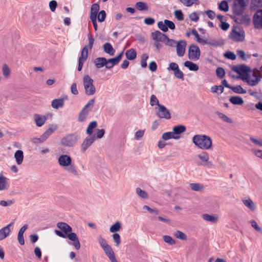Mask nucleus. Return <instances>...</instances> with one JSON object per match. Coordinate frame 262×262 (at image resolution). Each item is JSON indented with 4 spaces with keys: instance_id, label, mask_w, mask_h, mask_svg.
<instances>
[{
    "instance_id": "nucleus-58",
    "label": "nucleus",
    "mask_w": 262,
    "mask_h": 262,
    "mask_svg": "<svg viewBox=\"0 0 262 262\" xmlns=\"http://www.w3.org/2000/svg\"><path fill=\"white\" fill-rule=\"evenodd\" d=\"M164 241L170 245H173L176 244L175 241L170 236L165 235L163 236Z\"/></svg>"
},
{
    "instance_id": "nucleus-14",
    "label": "nucleus",
    "mask_w": 262,
    "mask_h": 262,
    "mask_svg": "<svg viewBox=\"0 0 262 262\" xmlns=\"http://www.w3.org/2000/svg\"><path fill=\"white\" fill-rule=\"evenodd\" d=\"M123 55V51L121 52L116 57L110 58L108 60L106 59L105 67L106 69H110L114 66L118 64L121 60Z\"/></svg>"
},
{
    "instance_id": "nucleus-11",
    "label": "nucleus",
    "mask_w": 262,
    "mask_h": 262,
    "mask_svg": "<svg viewBox=\"0 0 262 262\" xmlns=\"http://www.w3.org/2000/svg\"><path fill=\"white\" fill-rule=\"evenodd\" d=\"M157 115L161 119H169L171 114L169 111L163 105H159L156 110Z\"/></svg>"
},
{
    "instance_id": "nucleus-5",
    "label": "nucleus",
    "mask_w": 262,
    "mask_h": 262,
    "mask_svg": "<svg viewBox=\"0 0 262 262\" xmlns=\"http://www.w3.org/2000/svg\"><path fill=\"white\" fill-rule=\"evenodd\" d=\"M95 103L94 99H91L86 103V104L82 108L80 112L77 120L79 122H83L87 118L89 114L93 108Z\"/></svg>"
},
{
    "instance_id": "nucleus-62",
    "label": "nucleus",
    "mask_w": 262,
    "mask_h": 262,
    "mask_svg": "<svg viewBox=\"0 0 262 262\" xmlns=\"http://www.w3.org/2000/svg\"><path fill=\"white\" fill-rule=\"evenodd\" d=\"M189 17L191 21L196 22L199 20V14L194 12L189 14Z\"/></svg>"
},
{
    "instance_id": "nucleus-3",
    "label": "nucleus",
    "mask_w": 262,
    "mask_h": 262,
    "mask_svg": "<svg viewBox=\"0 0 262 262\" xmlns=\"http://www.w3.org/2000/svg\"><path fill=\"white\" fill-rule=\"evenodd\" d=\"M261 79V75L257 70H251L244 77L243 81L246 82L250 86H256L258 84Z\"/></svg>"
},
{
    "instance_id": "nucleus-6",
    "label": "nucleus",
    "mask_w": 262,
    "mask_h": 262,
    "mask_svg": "<svg viewBox=\"0 0 262 262\" xmlns=\"http://www.w3.org/2000/svg\"><path fill=\"white\" fill-rule=\"evenodd\" d=\"M196 164L199 166H206L208 168L213 167V164L209 160V155L206 151H202L196 156Z\"/></svg>"
},
{
    "instance_id": "nucleus-50",
    "label": "nucleus",
    "mask_w": 262,
    "mask_h": 262,
    "mask_svg": "<svg viewBox=\"0 0 262 262\" xmlns=\"http://www.w3.org/2000/svg\"><path fill=\"white\" fill-rule=\"evenodd\" d=\"M137 9L140 11H144L148 10L147 5L144 2H137L136 4Z\"/></svg>"
},
{
    "instance_id": "nucleus-42",
    "label": "nucleus",
    "mask_w": 262,
    "mask_h": 262,
    "mask_svg": "<svg viewBox=\"0 0 262 262\" xmlns=\"http://www.w3.org/2000/svg\"><path fill=\"white\" fill-rule=\"evenodd\" d=\"M97 126V123L96 121H94L91 122L88 125L86 130V133L89 135H92L93 134V129L96 128Z\"/></svg>"
},
{
    "instance_id": "nucleus-64",
    "label": "nucleus",
    "mask_w": 262,
    "mask_h": 262,
    "mask_svg": "<svg viewBox=\"0 0 262 262\" xmlns=\"http://www.w3.org/2000/svg\"><path fill=\"white\" fill-rule=\"evenodd\" d=\"M262 6V0H251V7L258 8Z\"/></svg>"
},
{
    "instance_id": "nucleus-7",
    "label": "nucleus",
    "mask_w": 262,
    "mask_h": 262,
    "mask_svg": "<svg viewBox=\"0 0 262 262\" xmlns=\"http://www.w3.org/2000/svg\"><path fill=\"white\" fill-rule=\"evenodd\" d=\"M247 3L245 0H235L233 6V12L236 16H241L244 13Z\"/></svg>"
},
{
    "instance_id": "nucleus-23",
    "label": "nucleus",
    "mask_w": 262,
    "mask_h": 262,
    "mask_svg": "<svg viewBox=\"0 0 262 262\" xmlns=\"http://www.w3.org/2000/svg\"><path fill=\"white\" fill-rule=\"evenodd\" d=\"M8 179L0 173V191L7 190L9 187Z\"/></svg>"
},
{
    "instance_id": "nucleus-33",
    "label": "nucleus",
    "mask_w": 262,
    "mask_h": 262,
    "mask_svg": "<svg viewBox=\"0 0 262 262\" xmlns=\"http://www.w3.org/2000/svg\"><path fill=\"white\" fill-rule=\"evenodd\" d=\"M106 255L108 256L110 260L115 257L114 252L111 246L109 245L102 248Z\"/></svg>"
},
{
    "instance_id": "nucleus-38",
    "label": "nucleus",
    "mask_w": 262,
    "mask_h": 262,
    "mask_svg": "<svg viewBox=\"0 0 262 262\" xmlns=\"http://www.w3.org/2000/svg\"><path fill=\"white\" fill-rule=\"evenodd\" d=\"M136 193L139 198L142 199L146 200L148 198V194L147 192L141 189L139 187H138L136 189Z\"/></svg>"
},
{
    "instance_id": "nucleus-13",
    "label": "nucleus",
    "mask_w": 262,
    "mask_h": 262,
    "mask_svg": "<svg viewBox=\"0 0 262 262\" xmlns=\"http://www.w3.org/2000/svg\"><path fill=\"white\" fill-rule=\"evenodd\" d=\"M168 71H172L174 76L178 79H183L184 74L180 70L178 64L175 62H171L169 64V67L167 68Z\"/></svg>"
},
{
    "instance_id": "nucleus-26",
    "label": "nucleus",
    "mask_w": 262,
    "mask_h": 262,
    "mask_svg": "<svg viewBox=\"0 0 262 262\" xmlns=\"http://www.w3.org/2000/svg\"><path fill=\"white\" fill-rule=\"evenodd\" d=\"M57 129L56 125H52L41 135L42 139L44 141L48 138V137Z\"/></svg>"
},
{
    "instance_id": "nucleus-31",
    "label": "nucleus",
    "mask_w": 262,
    "mask_h": 262,
    "mask_svg": "<svg viewBox=\"0 0 262 262\" xmlns=\"http://www.w3.org/2000/svg\"><path fill=\"white\" fill-rule=\"evenodd\" d=\"M64 104L63 99H55L52 100L51 106L53 108L58 109L62 107Z\"/></svg>"
},
{
    "instance_id": "nucleus-43",
    "label": "nucleus",
    "mask_w": 262,
    "mask_h": 262,
    "mask_svg": "<svg viewBox=\"0 0 262 262\" xmlns=\"http://www.w3.org/2000/svg\"><path fill=\"white\" fill-rule=\"evenodd\" d=\"M190 187L192 190L196 191H201L204 189V186L199 183H191Z\"/></svg>"
},
{
    "instance_id": "nucleus-39",
    "label": "nucleus",
    "mask_w": 262,
    "mask_h": 262,
    "mask_svg": "<svg viewBox=\"0 0 262 262\" xmlns=\"http://www.w3.org/2000/svg\"><path fill=\"white\" fill-rule=\"evenodd\" d=\"M184 65L191 71H196L199 70V67L191 61H186L184 63Z\"/></svg>"
},
{
    "instance_id": "nucleus-32",
    "label": "nucleus",
    "mask_w": 262,
    "mask_h": 262,
    "mask_svg": "<svg viewBox=\"0 0 262 262\" xmlns=\"http://www.w3.org/2000/svg\"><path fill=\"white\" fill-rule=\"evenodd\" d=\"M186 130V127L182 125L175 126L172 128V133L174 136H179V135L184 133Z\"/></svg>"
},
{
    "instance_id": "nucleus-49",
    "label": "nucleus",
    "mask_w": 262,
    "mask_h": 262,
    "mask_svg": "<svg viewBox=\"0 0 262 262\" xmlns=\"http://www.w3.org/2000/svg\"><path fill=\"white\" fill-rule=\"evenodd\" d=\"M219 9L221 11L227 12L229 10V6L227 1H223L219 5Z\"/></svg>"
},
{
    "instance_id": "nucleus-47",
    "label": "nucleus",
    "mask_w": 262,
    "mask_h": 262,
    "mask_svg": "<svg viewBox=\"0 0 262 262\" xmlns=\"http://www.w3.org/2000/svg\"><path fill=\"white\" fill-rule=\"evenodd\" d=\"M121 227V223L119 221H117L111 226L110 228V231L111 232L115 233L116 232L120 230Z\"/></svg>"
},
{
    "instance_id": "nucleus-29",
    "label": "nucleus",
    "mask_w": 262,
    "mask_h": 262,
    "mask_svg": "<svg viewBox=\"0 0 262 262\" xmlns=\"http://www.w3.org/2000/svg\"><path fill=\"white\" fill-rule=\"evenodd\" d=\"M14 158L18 165L22 164L24 160V153L21 150H17L14 153Z\"/></svg>"
},
{
    "instance_id": "nucleus-30",
    "label": "nucleus",
    "mask_w": 262,
    "mask_h": 262,
    "mask_svg": "<svg viewBox=\"0 0 262 262\" xmlns=\"http://www.w3.org/2000/svg\"><path fill=\"white\" fill-rule=\"evenodd\" d=\"M104 51L109 55L113 56L115 54V50L113 48L112 45L109 42H106L103 45Z\"/></svg>"
},
{
    "instance_id": "nucleus-8",
    "label": "nucleus",
    "mask_w": 262,
    "mask_h": 262,
    "mask_svg": "<svg viewBox=\"0 0 262 262\" xmlns=\"http://www.w3.org/2000/svg\"><path fill=\"white\" fill-rule=\"evenodd\" d=\"M230 38L234 41H242L245 38V32L239 28H234L230 33Z\"/></svg>"
},
{
    "instance_id": "nucleus-21",
    "label": "nucleus",
    "mask_w": 262,
    "mask_h": 262,
    "mask_svg": "<svg viewBox=\"0 0 262 262\" xmlns=\"http://www.w3.org/2000/svg\"><path fill=\"white\" fill-rule=\"evenodd\" d=\"M88 37L89 40V45H86L83 47L81 53H83V52L84 54L88 56V51L89 49L91 50L93 48L94 43V39L90 33L88 34Z\"/></svg>"
},
{
    "instance_id": "nucleus-1",
    "label": "nucleus",
    "mask_w": 262,
    "mask_h": 262,
    "mask_svg": "<svg viewBox=\"0 0 262 262\" xmlns=\"http://www.w3.org/2000/svg\"><path fill=\"white\" fill-rule=\"evenodd\" d=\"M192 141L195 146L202 150H209L212 147L211 138L205 135H195L193 137Z\"/></svg>"
},
{
    "instance_id": "nucleus-40",
    "label": "nucleus",
    "mask_w": 262,
    "mask_h": 262,
    "mask_svg": "<svg viewBox=\"0 0 262 262\" xmlns=\"http://www.w3.org/2000/svg\"><path fill=\"white\" fill-rule=\"evenodd\" d=\"M88 55L84 54L83 52L81 53L80 57L78 60V71H80L82 68L83 62L87 59Z\"/></svg>"
},
{
    "instance_id": "nucleus-52",
    "label": "nucleus",
    "mask_w": 262,
    "mask_h": 262,
    "mask_svg": "<svg viewBox=\"0 0 262 262\" xmlns=\"http://www.w3.org/2000/svg\"><path fill=\"white\" fill-rule=\"evenodd\" d=\"M149 56L147 54L144 53L141 55V66L142 68H146L147 62L146 61L148 59Z\"/></svg>"
},
{
    "instance_id": "nucleus-35",
    "label": "nucleus",
    "mask_w": 262,
    "mask_h": 262,
    "mask_svg": "<svg viewBox=\"0 0 262 262\" xmlns=\"http://www.w3.org/2000/svg\"><path fill=\"white\" fill-rule=\"evenodd\" d=\"M94 63L96 67L98 69L102 68L106 64V58L104 57H98L95 59Z\"/></svg>"
},
{
    "instance_id": "nucleus-51",
    "label": "nucleus",
    "mask_w": 262,
    "mask_h": 262,
    "mask_svg": "<svg viewBox=\"0 0 262 262\" xmlns=\"http://www.w3.org/2000/svg\"><path fill=\"white\" fill-rule=\"evenodd\" d=\"M174 15L179 21H182L184 20V15L181 10H175L174 11Z\"/></svg>"
},
{
    "instance_id": "nucleus-44",
    "label": "nucleus",
    "mask_w": 262,
    "mask_h": 262,
    "mask_svg": "<svg viewBox=\"0 0 262 262\" xmlns=\"http://www.w3.org/2000/svg\"><path fill=\"white\" fill-rule=\"evenodd\" d=\"M215 114L217 115L220 118H221L223 121L226 122L227 123H232V120L227 116L226 115L219 112H215Z\"/></svg>"
},
{
    "instance_id": "nucleus-4",
    "label": "nucleus",
    "mask_w": 262,
    "mask_h": 262,
    "mask_svg": "<svg viewBox=\"0 0 262 262\" xmlns=\"http://www.w3.org/2000/svg\"><path fill=\"white\" fill-rule=\"evenodd\" d=\"M94 81L88 75H85L83 78V84L85 93L88 96L95 94L96 88L93 84Z\"/></svg>"
},
{
    "instance_id": "nucleus-12",
    "label": "nucleus",
    "mask_w": 262,
    "mask_h": 262,
    "mask_svg": "<svg viewBox=\"0 0 262 262\" xmlns=\"http://www.w3.org/2000/svg\"><path fill=\"white\" fill-rule=\"evenodd\" d=\"M77 142V136L74 134H69L63 137L61 141V144L65 146H73Z\"/></svg>"
},
{
    "instance_id": "nucleus-34",
    "label": "nucleus",
    "mask_w": 262,
    "mask_h": 262,
    "mask_svg": "<svg viewBox=\"0 0 262 262\" xmlns=\"http://www.w3.org/2000/svg\"><path fill=\"white\" fill-rule=\"evenodd\" d=\"M126 58L129 60H133L136 59L137 57V52L134 49L127 50L125 52Z\"/></svg>"
},
{
    "instance_id": "nucleus-9",
    "label": "nucleus",
    "mask_w": 262,
    "mask_h": 262,
    "mask_svg": "<svg viewBox=\"0 0 262 262\" xmlns=\"http://www.w3.org/2000/svg\"><path fill=\"white\" fill-rule=\"evenodd\" d=\"M232 70L239 75L240 78L243 81L244 79V77H246L248 74L251 71L250 67L245 64L233 67Z\"/></svg>"
},
{
    "instance_id": "nucleus-15",
    "label": "nucleus",
    "mask_w": 262,
    "mask_h": 262,
    "mask_svg": "<svg viewBox=\"0 0 262 262\" xmlns=\"http://www.w3.org/2000/svg\"><path fill=\"white\" fill-rule=\"evenodd\" d=\"M187 42L184 40H181L177 42L176 47L177 55L182 57L185 53Z\"/></svg>"
},
{
    "instance_id": "nucleus-2",
    "label": "nucleus",
    "mask_w": 262,
    "mask_h": 262,
    "mask_svg": "<svg viewBox=\"0 0 262 262\" xmlns=\"http://www.w3.org/2000/svg\"><path fill=\"white\" fill-rule=\"evenodd\" d=\"M72 162V158L67 155H62L58 158V163L61 167L64 168L69 173L77 176L78 174L77 171L75 167L71 165Z\"/></svg>"
},
{
    "instance_id": "nucleus-59",
    "label": "nucleus",
    "mask_w": 262,
    "mask_h": 262,
    "mask_svg": "<svg viewBox=\"0 0 262 262\" xmlns=\"http://www.w3.org/2000/svg\"><path fill=\"white\" fill-rule=\"evenodd\" d=\"M150 104L151 106H154V105H157L158 106V107L159 106V105H161L159 103L158 99L157 98L156 96L154 95H152L151 96V97H150Z\"/></svg>"
},
{
    "instance_id": "nucleus-61",
    "label": "nucleus",
    "mask_w": 262,
    "mask_h": 262,
    "mask_svg": "<svg viewBox=\"0 0 262 262\" xmlns=\"http://www.w3.org/2000/svg\"><path fill=\"white\" fill-rule=\"evenodd\" d=\"M14 203V201L11 200H7V201H0V205L3 207H8L11 206Z\"/></svg>"
},
{
    "instance_id": "nucleus-41",
    "label": "nucleus",
    "mask_w": 262,
    "mask_h": 262,
    "mask_svg": "<svg viewBox=\"0 0 262 262\" xmlns=\"http://www.w3.org/2000/svg\"><path fill=\"white\" fill-rule=\"evenodd\" d=\"M236 54L238 57L243 60H246L250 58L251 57V55L246 54L245 52L241 50H237Z\"/></svg>"
},
{
    "instance_id": "nucleus-22",
    "label": "nucleus",
    "mask_w": 262,
    "mask_h": 262,
    "mask_svg": "<svg viewBox=\"0 0 262 262\" xmlns=\"http://www.w3.org/2000/svg\"><path fill=\"white\" fill-rule=\"evenodd\" d=\"M68 238L73 242V246L76 250H79L80 248V244L78 240V237L77 234L75 233H71L68 234Z\"/></svg>"
},
{
    "instance_id": "nucleus-45",
    "label": "nucleus",
    "mask_w": 262,
    "mask_h": 262,
    "mask_svg": "<svg viewBox=\"0 0 262 262\" xmlns=\"http://www.w3.org/2000/svg\"><path fill=\"white\" fill-rule=\"evenodd\" d=\"M179 1L185 6L191 7L194 4H198V0H179Z\"/></svg>"
},
{
    "instance_id": "nucleus-24",
    "label": "nucleus",
    "mask_w": 262,
    "mask_h": 262,
    "mask_svg": "<svg viewBox=\"0 0 262 262\" xmlns=\"http://www.w3.org/2000/svg\"><path fill=\"white\" fill-rule=\"evenodd\" d=\"M34 119L36 126L38 127L42 126L45 123L47 118L44 115L39 114H35L34 116Z\"/></svg>"
},
{
    "instance_id": "nucleus-10",
    "label": "nucleus",
    "mask_w": 262,
    "mask_h": 262,
    "mask_svg": "<svg viewBox=\"0 0 262 262\" xmlns=\"http://www.w3.org/2000/svg\"><path fill=\"white\" fill-rule=\"evenodd\" d=\"M200 56V50L196 45H191L188 49V57L193 61L198 60Z\"/></svg>"
},
{
    "instance_id": "nucleus-36",
    "label": "nucleus",
    "mask_w": 262,
    "mask_h": 262,
    "mask_svg": "<svg viewBox=\"0 0 262 262\" xmlns=\"http://www.w3.org/2000/svg\"><path fill=\"white\" fill-rule=\"evenodd\" d=\"M162 138L163 140H168L171 139H179L180 136H174L172 132H166L162 134Z\"/></svg>"
},
{
    "instance_id": "nucleus-48",
    "label": "nucleus",
    "mask_w": 262,
    "mask_h": 262,
    "mask_svg": "<svg viewBox=\"0 0 262 262\" xmlns=\"http://www.w3.org/2000/svg\"><path fill=\"white\" fill-rule=\"evenodd\" d=\"M174 235L176 238L182 241H185L187 239L186 235L184 232L179 230L176 231L174 233Z\"/></svg>"
},
{
    "instance_id": "nucleus-54",
    "label": "nucleus",
    "mask_w": 262,
    "mask_h": 262,
    "mask_svg": "<svg viewBox=\"0 0 262 262\" xmlns=\"http://www.w3.org/2000/svg\"><path fill=\"white\" fill-rule=\"evenodd\" d=\"M98 243L102 248L108 245L106 241L101 235L97 237Z\"/></svg>"
},
{
    "instance_id": "nucleus-17",
    "label": "nucleus",
    "mask_w": 262,
    "mask_h": 262,
    "mask_svg": "<svg viewBox=\"0 0 262 262\" xmlns=\"http://www.w3.org/2000/svg\"><path fill=\"white\" fill-rule=\"evenodd\" d=\"M253 24L256 28H262V10H257L254 14Z\"/></svg>"
},
{
    "instance_id": "nucleus-25",
    "label": "nucleus",
    "mask_w": 262,
    "mask_h": 262,
    "mask_svg": "<svg viewBox=\"0 0 262 262\" xmlns=\"http://www.w3.org/2000/svg\"><path fill=\"white\" fill-rule=\"evenodd\" d=\"M57 227L60 229L62 232H63L65 234H68V233H72V228L67 223L64 222H59L57 224Z\"/></svg>"
},
{
    "instance_id": "nucleus-57",
    "label": "nucleus",
    "mask_w": 262,
    "mask_h": 262,
    "mask_svg": "<svg viewBox=\"0 0 262 262\" xmlns=\"http://www.w3.org/2000/svg\"><path fill=\"white\" fill-rule=\"evenodd\" d=\"M158 27L161 30L164 32L168 31V29L165 23V19L164 20V21H160L158 22Z\"/></svg>"
},
{
    "instance_id": "nucleus-46",
    "label": "nucleus",
    "mask_w": 262,
    "mask_h": 262,
    "mask_svg": "<svg viewBox=\"0 0 262 262\" xmlns=\"http://www.w3.org/2000/svg\"><path fill=\"white\" fill-rule=\"evenodd\" d=\"M230 89L234 93L237 94H243L246 93V91L244 90L241 85H236L235 86H231Z\"/></svg>"
},
{
    "instance_id": "nucleus-63",
    "label": "nucleus",
    "mask_w": 262,
    "mask_h": 262,
    "mask_svg": "<svg viewBox=\"0 0 262 262\" xmlns=\"http://www.w3.org/2000/svg\"><path fill=\"white\" fill-rule=\"evenodd\" d=\"M106 18V13L105 11L101 10L98 14V20L99 22H103Z\"/></svg>"
},
{
    "instance_id": "nucleus-37",
    "label": "nucleus",
    "mask_w": 262,
    "mask_h": 262,
    "mask_svg": "<svg viewBox=\"0 0 262 262\" xmlns=\"http://www.w3.org/2000/svg\"><path fill=\"white\" fill-rule=\"evenodd\" d=\"M230 102L234 105H242L244 103L243 99L239 96H232L229 99Z\"/></svg>"
},
{
    "instance_id": "nucleus-16",
    "label": "nucleus",
    "mask_w": 262,
    "mask_h": 262,
    "mask_svg": "<svg viewBox=\"0 0 262 262\" xmlns=\"http://www.w3.org/2000/svg\"><path fill=\"white\" fill-rule=\"evenodd\" d=\"M96 140L95 135H89L82 142L81 145V150L84 152L86 150L93 144Z\"/></svg>"
},
{
    "instance_id": "nucleus-19",
    "label": "nucleus",
    "mask_w": 262,
    "mask_h": 262,
    "mask_svg": "<svg viewBox=\"0 0 262 262\" xmlns=\"http://www.w3.org/2000/svg\"><path fill=\"white\" fill-rule=\"evenodd\" d=\"M13 224V223L12 222L0 229V241L4 239L9 235L11 232L10 228Z\"/></svg>"
},
{
    "instance_id": "nucleus-18",
    "label": "nucleus",
    "mask_w": 262,
    "mask_h": 262,
    "mask_svg": "<svg viewBox=\"0 0 262 262\" xmlns=\"http://www.w3.org/2000/svg\"><path fill=\"white\" fill-rule=\"evenodd\" d=\"M151 38L155 41L163 42L167 38V36L159 31H156L151 33Z\"/></svg>"
},
{
    "instance_id": "nucleus-55",
    "label": "nucleus",
    "mask_w": 262,
    "mask_h": 262,
    "mask_svg": "<svg viewBox=\"0 0 262 262\" xmlns=\"http://www.w3.org/2000/svg\"><path fill=\"white\" fill-rule=\"evenodd\" d=\"M164 42L166 45L171 47H175L177 43V42H176L174 39H170L167 36Z\"/></svg>"
},
{
    "instance_id": "nucleus-20",
    "label": "nucleus",
    "mask_w": 262,
    "mask_h": 262,
    "mask_svg": "<svg viewBox=\"0 0 262 262\" xmlns=\"http://www.w3.org/2000/svg\"><path fill=\"white\" fill-rule=\"evenodd\" d=\"M202 218L205 221L213 224L217 223L219 221V217L217 214H203Z\"/></svg>"
},
{
    "instance_id": "nucleus-60",
    "label": "nucleus",
    "mask_w": 262,
    "mask_h": 262,
    "mask_svg": "<svg viewBox=\"0 0 262 262\" xmlns=\"http://www.w3.org/2000/svg\"><path fill=\"white\" fill-rule=\"evenodd\" d=\"M224 57L227 59L231 60H235L236 59V55L232 52L228 51L224 54Z\"/></svg>"
},
{
    "instance_id": "nucleus-27",
    "label": "nucleus",
    "mask_w": 262,
    "mask_h": 262,
    "mask_svg": "<svg viewBox=\"0 0 262 262\" xmlns=\"http://www.w3.org/2000/svg\"><path fill=\"white\" fill-rule=\"evenodd\" d=\"M235 20L238 24L248 25L250 23V18L248 15L242 14L241 16H237Z\"/></svg>"
},
{
    "instance_id": "nucleus-56",
    "label": "nucleus",
    "mask_w": 262,
    "mask_h": 262,
    "mask_svg": "<svg viewBox=\"0 0 262 262\" xmlns=\"http://www.w3.org/2000/svg\"><path fill=\"white\" fill-rule=\"evenodd\" d=\"M191 33L195 36L197 42H198L199 43H203V42H204V39L201 38L200 37L199 33H198L197 31L195 29H193L192 30Z\"/></svg>"
},
{
    "instance_id": "nucleus-53",
    "label": "nucleus",
    "mask_w": 262,
    "mask_h": 262,
    "mask_svg": "<svg viewBox=\"0 0 262 262\" xmlns=\"http://www.w3.org/2000/svg\"><path fill=\"white\" fill-rule=\"evenodd\" d=\"M224 87L223 85H214L211 87V90L213 93H218L220 91V93L221 94L224 92Z\"/></svg>"
},
{
    "instance_id": "nucleus-28",
    "label": "nucleus",
    "mask_w": 262,
    "mask_h": 262,
    "mask_svg": "<svg viewBox=\"0 0 262 262\" xmlns=\"http://www.w3.org/2000/svg\"><path fill=\"white\" fill-rule=\"evenodd\" d=\"M242 202L244 205L250 210L254 211L256 209V205L251 199H243Z\"/></svg>"
}]
</instances>
